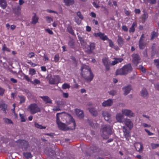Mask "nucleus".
I'll return each mask as SVG.
<instances>
[{"instance_id":"1","label":"nucleus","mask_w":159,"mask_h":159,"mask_svg":"<svg viewBox=\"0 0 159 159\" xmlns=\"http://www.w3.org/2000/svg\"><path fill=\"white\" fill-rule=\"evenodd\" d=\"M132 70V68L130 64L125 65L122 68L116 70V75H125L131 72Z\"/></svg>"},{"instance_id":"2","label":"nucleus","mask_w":159,"mask_h":159,"mask_svg":"<svg viewBox=\"0 0 159 159\" xmlns=\"http://www.w3.org/2000/svg\"><path fill=\"white\" fill-rule=\"evenodd\" d=\"M112 133L111 128L109 125H103L101 129V134L104 139H107L109 135Z\"/></svg>"},{"instance_id":"3","label":"nucleus","mask_w":159,"mask_h":159,"mask_svg":"<svg viewBox=\"0 0 159 159\" xmlns=\"http://www.w3.org/2000/svg\"><path fill=\"white\" fill-rule=\"evenodd\" d=\"M27 110L32 114L40 111V108L36 104H32L30 105L28 107Z\"/></svg>"},{"instance_id":"4","label":"nucleus","mask_w":159,"mask_h":159,"mask_svg":"<svg viewBox=\"0 0 159 159\" xmlns=\"http://www.w3.org/2000/svg\"><path fill=\"white\" fill-rule=\"evenodd\" d=\"M121 112L123 115L129 118L134 117L135 116L134 113L130 110L123 109L121 110Z\"/></svg>"},{"instance_id":"5","label":"nucleus","mask_w":159,"mask_h":159,"mask_svg":"<svg viewBox=\"0 0 159 159\" xmlns=\"http://www.w3.org/2000/svg\"><path fill=\"white\" fill-rule=\"evenodd\" d=\"M81 75L82 77L84 76V74H88L89 71H91V69L89 66L84 65H82L81 68Z\"/></svg>"},{"instance_id":"6","label":"nucleus","mask_w":159,"mask_h":159,"mask_svg":"<svg viewBox=\"0 0 159 159\" xmlns=\"http://www.w3.org/2000/svg\"><path fill=\"white\" fill-rule=\"evenodd\" d=\"M60 78L57 75L50 78L49 80V83L51 84H56L59 83Z\"/></svg>"},{"instance_id":"7","label":"nucleus","mask_w":159,"mask_h":159,"mask_svg":"<svg viewBox=\"0 0 159 159\" xmlns=\"http://www.w3.org/2000/svg\"><path fill=\"white\" fill-rule=\"evenodd\" d=\"M84 76L82 77L86 81L90 82L93 79L94 75L92 71H89V73L84 74Z\"/></svg>"},{"instance_id":"8","label":"nucleus","mask_w":159,"mask_h":159,"mask_svg":"<svg viewBox=\"0 0 159 159\" xmlns=\"http://www.w3.org/2000/svg\"><path fill=\"white\" fill-rule=\"evenodd\" d=\"M60 113H57L56 114V117H57V123L58 126L59 128L62 130H65L66 129V128L65 125L61 122L60 121L58 117V115L60 114Z\"/></svg>"},{"instance_id":"9","label":"nucleus","mask_w":159,"mask_h":159,"mask_svg":"<svg viewBox=\"0 0 159 159\" xmlns=\"http://www.w3.org/2000/svg\"><path fill=\"white\" fill-rule=\"evenodd\" d=\"M20 144V146L23 149H26L29 146L28 143L26 141L23 140H19L18 141Z\"/></svg>"},{"instance_id":"10","label":"nucleus","mask_w":159,"mask_h":159,"mask_svg":"<svg viewBox=\"0 0 159 159\" xmlns=\"http://www.w3.org/2000/svg\"><path fill=\"white\" fill-rule=\"evenodd\" d=\"M124 122L129 129L131 130L133 127V123L130 119L125 118L124 121Z\"/></svg>"},{"instance_id":"11","label":"nucleus","mask_w":159,"mask_h":159,"mask_svg":"<svg viewBox=\"0 0 159 159\" xmlns=\"http://www.w3.org/2000/svg\"><path fill=\"white\" fill-rule=\"evenodd\" d=\"M144 35L143 34L141 35L139 41V47L141 49H143L145 47V44L144 42Z\"/></svg>"},{"instance_id":"12","label":"nucleus","mask_w":159,"mask_h":159,"mask_svg":"<svg viewBox=\"0 0 159 159\" xmlns=\"http://www.w3.org/2000/svg\"><path fill=\"white\" fill-rule=\"evenodd\" d=\"M102 114L106 120L110 121L111 118V114L110 113L107 111H102Z\"/></svg>"},{"instance_id":"13","label":"nucleus","mask_w":159,"mask_h":159,"mask_svg":"<svg viewBox=\"0 0 159 159\" xmlns=\"http://www.w3.org/2000/svg\"><path fill=\"white\" fill-rule=\"evenodd\" d=\"M102 61L105 66L106 70H109L111 63L108 59L106 57L103 58L102 59Z\"/></svg>"},{"instance_id":"14","label":"nucleus","mask_w":159,"mask_h":159,"mask_svg":"<svg viewBox=\"0 0 159 159\" xmlns=\"http://www.w3.org/2000/svg\"><path fill=\"white\" fill-rule=\"evenodd\" d=\"M134 146L137 151L139 152H141L143 150V145L140 143H136L134 144Z\"/></svg>"},{"instance_id":"15","label":"nucleus","mask_w":159,"mask_h":159,"mask_svg":"<svg viewBox=\"0 0 159 159\" xmlns=\"http://www.w3.org/2000/svg\"><path fill=\"white\" fill-rule=\"evenodd\" d=\"M113 103L112 100L108 99L104 101L102 103V105L103 107H110L112 105Z\"/></svg>"},{"instance_id":"16","label":"nucleus","mask_w":159,"mask_h":159,"mask_svg":"<svg viewBox=\"0 0 159 159\" xmlns=\"http://www.w3.org/2000/svg\"><path fill=\"white\" fill-rule=\"evenodd\" d=\"M40 98L43 99V101L45 104H51L52 103V100L48 96H40Z\"/></svg>"},{"instance_id":"17","label":"nucleus","mask_w":159,"mask_h":159,"mask_svg":"<svg viewBox=\"0 0 159 159\" xmlns=\"http://www.w3.org/2000/svg\"><path fill=\"white\" fill-rule=\"evenodd\" d=\"M132 57L134 63L137 65L140 60L139 56L137 54H134L132 55Z\"/></svg>"},{"instance_id":"18","label":"nucleus","mask_w":159,"mask_h":159,"mask_svg":"<svg viewBox=\"0 0 159 159\" xmlns=\"http://www.w3.org/2000/svg\"><path fill=\"white\" fill-rule=\"evenodd\" d=\"M114 61H112L111 64L114 66L119 62H121L123 61V59L121 58H114Z\"/></svg>"},{"instance_id":"19","label":"nucleus","mask_w":159,"mask_h":159,"mask_svg":"<svg viewBox=\"0 0 159 159\" xmlns=\"http://www.w3.org/2000/svg\"><path fill=\"white\" fill-rule=\"evenodd\" d=\"M75 112L76 115L80 118H82L84 116L83 111L79 109H75Z\"/></svg>"},{"instance_id":"20","label":"nucleus","mask_w":159,"mask_h":159,"mask_svg":"<svg viewBox=\"0 0 159 159\" xmlns=\"http://www.w3.org/2000/svg\"><path fill=\"white\" fill-rule=\"evenodd\" d=\"M141 95L144 98H147L148 97V93L145 88H143L141 91Z\"/></svg>"},{"instance_id":"21","label":"nucleus","mask_w":159,"mask_h":159,"mask_svg":"<svg viewBox=\"0 0 159 159\" xmlns=\"http://www.w3.org/2000/svg\"><path fill=\"white\" fill-rule=\"evenodd\" d=\"M131 89L130 86L128 85L123 88V90L124 92V94L125 95L128 94Z\"/></svg>"},{"instance_id":"22","label":"nucleus","mask_w":159,"mask_h":159,"mask_svg":"<svg viewBox=\"0 0 159 159\" xmlns=\"http://www.w3.org/2000/svg\"><path fill=\"white\" fill-rule=\"evenodd\" d=\"M39 19L38 17L36 14L34 13L32 18L31 23L33 24H35L38 22Z\"/></svg>"},{"instance_id":"23","label":"nucleus","mask_w":159,"mask_h":159,"mask_svg":"<svg viewBox=\"0 0 159 159\" xmlns=\"http://www.w3.org/2000/svg\"><path fill=\"white\" fill-rule=\"evenodd\" d=\"M7 2L6 0H0V7L3 9H5L7 7Z\"/></svg>"},{"instance_id":"24","label":"nucleus","mask_w":159,"mask_h":159,"mask_svg":"<svg viewBox=\"0 0 159 159\" xmlns=\"http://www.w3.org/2000/svg\"><path fill=\"white\" fill-rule=\"evenodd\" d=\"M116 119L117 121L119 122H122V119L123 118V115L120 113H119L117 114L116 116Z\"/></svg>"},{"instance_id":"25","label":"nucleus","mask_w":159,"mask_h":159,"mask_svg":"<svg viewBox=\"0 0 159 159\" xmlns=\"http://www.w3.org/2000/svg\"><path fill=\"white\" fill-rule=\"evenodd\" d=\"M0 107H1V110L5 113L6 112L7 110V105L6 104L3 103L0 105Z\"/></svg>"},{"instance_id":"26","label":"nucleus","mask_w":159,"mask_h":159,"mask_svg":"<svg viewBox=\"0 0 159 159\" xmlns=\"http://www.w3.org/2000/svg\"><path fill=\"white\" fill-rule=\"evenodd\" d=\"M117 41L118 44L120 46H122L124 44V40L120 36H118Z\"/></svg>"},{"instance_id":"27","label":"nucleus","mask_w":159,"mask_h":159,"mask_svg":"<svg viewBox=\"0 0 159 159\" xmlns=\"http://www.w3.org/2000/svg\"><path fill=\"white\" fill-rule=\"evenodd\" d=\"M89 111L92 115L94 116H97L98 113L96 110L93 108H89Z\"/></svg>"},{"instance_id":"28","label":"nucleus","mask_w":159,"mask_h":159,"mask_svg":"<svg viewBox=\"0 0 159 159\" xmlns=\"http://www.w3.org/2000/svg\"><path fill=\"white\" fill-rule=\"evenodd\" d=\"M137 26V24L136 22H134L131 27L129 28V32L130 33L134 32L135 31V28Z\"/></svg>"},{"instance_id":"29","label":"nucleus","mask_w":159,"mask_h":159,"mask_svg":"<svg viewBox=\"0 0 159 159\" xmlns=\"http://www.w3.org/2000/svg\"><path fill=\"white\" fill-rule=\"evenodd\" d=\"M65 5L69 6L73 4L74 3V0H63Z\"/></svg>"},{"instance_id":"30","label":"nucleus","mask_w":159,"mask_h":159,"mask_svg":"<svg viewBox=\"0 0 159 159\" xmlns=\"http://www.w3.org/2000/svg\"><path fill=\"white\" fill-rule=\"evenodd\" d=\"M95 47V45L94 43H91L90 45L88 47V52H91L92 50H93Z\"/></svg>"},{"instance_id":"31","label":"nucleus","mask_w":159,"mask_h":159,"mask_svg":"<svg viewBox=\"0 0 159 159\" xmlns=\"http://www.w3.org/2000/svg\"><path fill=\"white\" fill-rule=\"evenodd\" d=\"M34 125L36 128L40 129H45L46 128V126H43L41 125H39L36 123H34Z\"/></svg>"},{"instance_id":"32","label":"nucleus","mask_w":159,"mask_h":159,"mask_svg":"<svg viewBox=\"0 0 159 159\" xmlns=\"http://www.w3.org/2000/svg\"><path fill=\"white\" fill-rule=\"evenodd\" d=\"M36 73V70L34 69L30 68L29 70V74L31 76L35 75Z\"/></svg>"},{"instance_id":"33","label":"nucleus","mask_w":159,"mask_h":159,"mask_svg":"<svg viewBox=\"0 0 159 159\" xmlns=\"http://www.w3.org/2000/svg\"><path fill=\"white\" fill-rule=\"evenodd\" d=\"M99 37L103 40H107L108 39L106 35H104V34L101 33Z\"/></svg>"},{"instance_id":"34","label":"nucleus","mask_w":159,"mask_h":159,"mask_svg":"<svg viewBox=\"0 0 159 159\" xmlns=\"http://www.w3.org/2000/svg\"><path fill=\"white\" fill-rule=\"evenodd\" d=\"M31 83L34 85L40 84L41 83L40 81L37 79H34V81H31Z\"/></svg>"},{"instance_id":"35","label":"nucleus","mask_w":159,"mask_h":159,"mask_svg":"<svg viewBox=\"0 0 159 159\" xmlns=\"http://www.w3.org/2000/svg\"><path fill=\"white\" fill-rule=\"evenodd\" d=\"M123 131L124 132V136L126 139H128L129 137V132L127 131V130L126 131H124V130H123Z\"/></svg>"},{"instance_id":"36","label":"nucleus","mask_w":159,"mask_h":159,"mask_svg":"<svg viewBox=\"0 0 159 159\" xmlns=\"http://www.w3.org/2000/svg\"><path fill=\"white\" fill-rule=\"evenodd\" d=\"M18 97L20 101V103L21 104L25 102V99L24 97L23 96H19Z\"/></svg>"},{"instance_id":"37","label":"nucleus","mask_w":159,"mask_h":159,"mask_svg":"<svg viewBox=\"0 0 159 159\" xmlns=\"http://www.w3.org/2000/svg\"><path fill=\"white\" fill-rule=\"evenodd\" d=\"M23 155L27 159L31 158L32 157V155L30 152H24L23 153Z\"/></svg>"},{"instance_id":"38","label":"nucleus","mask_w":159,"mask_h":159,"mask_svg":"<svg viewBox=\"0 0 159 159\" xmlns=\"http://www.w3.org/2000/svg\"><path fill=\"white\" fill-rule=\"evenodd\" d=\"M148 17V14L145 12L142 16V22H144Z\"/></svg>"},{"instance_id":"39","label":"nucleus","mask_w":159,"mask_h":159,"mask_svg":"<svg viewBox=\"0 0 159 159\" xmlns=\"http://www.w3.org/2000/svg\"><path fill=\"white\" fill-rule=\"evenodd\" d=\"M45 153L48 155L49 156L52 157V155H53L55 154V153L54 151H51L50 152H47L46 150L44 151Z\"/></svg>"},{"instance_id":"40","label":"nucleus","mask_w":159,"mask_h":159,"mask_svg":"<svg viewBox=\"0 0 159 159\" xmlns=\"http://www.w3.org/2000/svg\"><path fill=\"white\" fill-rule=\"evenodd\" d=\"M68 31L72 35L74 34V33L71 26H69L67 27Z\"/></svg>"},{"instance_id":"41","label":"nucleus","mask_w":159,"mask_h":159,"mask_svg":"<svg viewBox=\"0 0 159 159\" xmlns=\"http://www.w3.org/2000/svg\"><path fill=\"white\" fill-rule=\"evenodd\" d=\"M151 40H152L157 36V34L155 31H153L152 32V33H151Z\"/></svg>"},{"instance_id":"42","label":"nucleus","mask_w":159,"mask_h":159,"mask_svg":"<svg viewBox=\"0 0 159 159\" xmlns=\"http://www.w3.org/2000/svg\"><path fill=\"white\" fill-rule=\"evenodd\" d=\"M70 85L69 84H67V83L64 84L62 86V88L63 89H69L70 88Z\"/></svg>"},{"instance_id":"43","label":"nucleus","mask_w":159,"mask_h":159,"mask_svg":"<svg viewBox=\"0 0 159 159\" xmlns=\"http://www.w3.org/2000/svg\"><path fill=\"white\" fill-rule=\"evenodd\" d=\"M101 8L103 9V11L104 13L107 15H108L109 11L108 9L105 7L104 6H102Z\"/></svg>"},{"instance_id":"44","label":"nucleus","mask_w":159,"mask_h":159,"mask_svg":"<svg viewBox=\"0 0 159 159\" xmlns=\"http://www.w3.org/2000/svg\"><path fill=\"white\" fill-rule=\"evenodd\" d=\"M4 120L5 122L7 124H10L12 123V121L8 118H4Z\"/></svg>"},{"instance_id":"45","label":"nucleus","mask_w":159,"mask_h":159,"mask_svg":"<svg viewBox=\"0 0 159 159\" xmlns=\"http://www.w3.org/2000/svg\"><path fill=\"white\" fill-rule=\"evenodd\" d=\"M151 146L152 149H155L159 147V144L152 143L151 144Z\"/></svg>"},{"instance_id":"46","label":"nucleus","mask_w":159,"mask_h":159,"mask_svg":"<svg viewBox=\"0 0 159 159\" xmlns=\"http://www.w3.org/2000/svg\"><path fill=\"white\" fill-rule=\"evenodd\" d=\"M45 19L47 21L48 23H51V21H52L53 20L52 18L48 16H46L45 17Z\"/></svg>"},{"instance_id":"47","label":"nucleus","mask_w":159,"mask_h":159,"mask_svg":"<svg viewBox=\"0 0 159 159\" xmlns=\"http://www.w3.org/2000/svg\"><path fill=\"white\" fill-rule=\"evenodd\" d=\"M2 50L4 51H7L8 52H10V50L7 48L6 47L5 44L3 45L2 48Z\"/></svg>"},{"instance_id":"48","label":"nucleus","mask_w":159,"mask_h":159,"mask_svg":"<svg viewBox=\"0 0 159 159\" xmlns=\"http://www.w3.org/2000/svg\"><path fill=\"white\" fill-rule=\"evenodd\" d=\"M59 60V57L58 54H56L55 56L53 61L55 62H57Z\"/></svg>"},{"instance_id":"49","label":"nucleus","mask_w":159,"mask_h":159,"mask_svg":"<svg viewBox=\"0 0 159 159\" xmlns=\"http://www.w3.org/2000/svg\"><path fill=\"white\" fill-rule=\"evenodd\" d=\"M154 62L157 68L159 69V59L154 60Z\"/></svg>"},{"instance_id":"50","label":"nucleus","mask_w":159,"mask_h":159,"mask_svg":"<svg viewBox=\"0 0 159 159\" xmlns=\"http://www.w3.org/2000/svg\"><path fill=\"white\" fill-rule=\"evenodd\" d=\"M68 44L69 46L71 48H73L74 46V42L73 40H71L69 41Z\"/></svg>"},{"instance_id":"51","label":"nucleus","mask_w":159,"mask_h":159,"mask_svg":"<svg viewBox=\"0 0 159 159\" xmlns=\"http://www.w3.org/2000/svg\"><path fill=\"white\" fill-rule=\"evenodd\" d=\"M77 16L79 17L82 20L84 18L83 15H82L80 11H78L77 13Z\"/></svg>"},{"instance_id":"52","label":"nucleus","mask_w":159,"mask_h":159,"mask_svg":"<svg viewBox=\"0 0 159 159\" xmlns=\"http://www.w3.org/2000/svg\"><path fill=\"white\" fill-rule=\"evenodd\" d=\"M20 116L21 118V121L24 122L25 121V116L22 114H20Z\"/></svg>"},{"instance_id":"53","label":"nucleus","mask_w":159,"mask_h":159,"mask_svg":"<svg viewBox=\"0 0 159 159\" xmlns=\"http://www.w3.org/2000/svg\"><path fill=\"white\" fill-rule=\"evenodd\" d=\"M24 78L27 81L31 82L32 80L28 75H25Z\"/></svg>"},{"instance_id":"54","label":"nucleus","mask_w":159,"mask_h":159,"mask_svg":"<svg viewBox=\"0 0 159 159\" xmlns=\"http://www.w3.org/2000/svg\"><path fill=\"white\" fill-rule=\"evenodd\" d=\"M46 11L48 12H49V13H54L56 14H58V13L56 11H53V10H51L47 9V10H46Z\"/></svg>"},{"instance_id":"55","label":"nucleus","mask_w":159,"mask_h":159,"mask_svg":"<svg viewBox=\"0 0 159 159\" xmlns=\"http://www.w3.org/2000/svg\"><path fill=\"white\" fill-rule=\"evenodd\" d=\"M43 60L44 61H45L46 62H47L49 60V59H48V57L47 55L45 54H44V55H43Z\"/></svg>"},{"instance_id":"56","label":"nucleus","mask_w":159,"mask_h":159,"mask_svg":"<svg viewBox=\"0 0 159 159\" xmlns=\"http://www.w3.org/2000/svg\"><path fill=\"white\" fill-rule=\"evenodd\" d=\"M144 130L147 133L148 135L149 136H151L154 134L153 133L151 132L149 130L146 129H145Z\"/></svg>"},{"instance_id":"57","label":"nucleus","mask_w":159,"mask_h":159,"mask_svg":"<svg viewBox=\"0 0 159 159\" xmlns=\"http://www.w3.org/2000/svg\"><path fill=\"white\" fill-rule=\"evenodd\" d=\"M109 43V46L111 47H113L114 46V43H113L112 42V41L109 39H107Z\"/></svg>"},{"instance_id":"58","label":"nucleus","mask_w":159,"mask_h":159,"mask_svg":"<svg viewBox=\"0 0 159 159\" xmlns=\"http://www.w3.org/2000/svg\"><path fill=\"white\" fill-rule=\"evenodd\" d=\"M109 93L111 95L113 96L116 94V92L115 90H111L109 92Z\"/></svg>"},{"instance_id":"59","label":"nucleus","mask_w":159,"mask_h":159,"mask_svg":"<svg viewBox=\"0 0 159 159\" xmlns=\"http://www.w3.org/2000/svg\"><path fill=\"white\" fill-rule=\"evenodd\" d=\"M79 40L80 41L81 45H84L85 44V43L84 42L83 39L81 37H79Z\"/></svg>"},{"instance_id":"60","label":"nucleus","mask_w":159,"mask_h":159,"mask_svg":"<svg viewBox=\"0 0 159 159\" xmlns=\"http://www.w3.org/2000/svg\"><path fill=\"white\" fill-rule=\"evenodd\" d=\"M45 30L46 32L50 34H53L52 31L49 29H46Z\"/></svg>"},{"instance_id":"61","label":"nucleus","mask_w":159,"mask_h":159,"mask_svg":"<svg viewBox=\"0 0 159 159\" xmlns=\"http://www.w3.org/2000/svg\"><path fill=\"white\" fill-rule=\"evenodd\" d=\"M5 90L4 89L0 87V95L2 96L4 94Z\"/></svg>"},{"instance_id":"62","label":"nucleus","mask_w":159,"mask_h":159,"mask_svg":"<svg viewBox=\"0 0 159 159\" xmlns=\"http://www.w3.org/2000/svg\"><path fill=\"white\" fill-rule=\"evenodd\" d=\"M94 123H93L92 122H91L89 123V124L90 125L93 127H97L98 125L97 123H96L95 125H94Z\"/></svg>"},{"instance_id":"63","label":"nucleus","mask_w":159,"mask_h":159,"mask_svg":"<svg viewBox=\"0 0 159 159\" xmlns=\"http://www.w3.org/2000/svg\"><path fill=\"white\" fill-rule=\"evenodd\" d=\"M28 63L30 64L32 67H35L37 65V64L32 62L31 61H29L28 62Z\"/></svg>"},{"instance_id":"64","label":"nucleus","mask_w":159,"mask_h":159,"mask_svg":"<svg viewBox=\"0 0 159 159\" xmlns=\"http://www.w3.org/2000/svg\"><path fill=\"white\" fill-rule=\"evenodd\" d=\"M34 56V54L33 52L30 53L28 55V57L30 58H31Z\"/></svg>"}]
</instances>
